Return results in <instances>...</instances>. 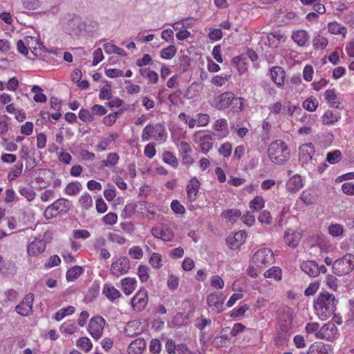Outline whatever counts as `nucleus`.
Here are the masks:
<instances>
[{
    "instance_id": "1",
    "label": "nucleus",
    "mask_w": 354,
    "mask_h": 354,
    "mask_svg": "<svg viewBox=\"0 0 354 354\" xmlns=\"http://www.w3.org/2000/svg\"><path fill=\"white\" fill-rule=\"evenodd\" d=\"M337 303V300L333 294L324 292L319 294L314 302V306L318 313H320L324 319H326L335 311Z\"/></svg>"
},
{
    "instance_id": "2",
    "label": "nucleus",
    "mask_w": 354,
    "mask_h": 354,
    "mask_svg": "<svg viewBox=\"0 0 354 354\" xmlns=\"http://www.w3.org/2000/svg\"><path fill=\"white\" fill-rule=\"evenodd\" d=\"M289 149L287 145L281 140L272 142L268 148L270 159L275 164L281 165L289 157Z\"/></svg>"
},
{
    "instance_id": "3",
    "label": "nucleus",
    "mask_w": 354,
    "mask_h": 354,
    "mask_svg": "<svg viewBox=\"0 0 354 354\" xmlns=\"http://www.w3.org/2000/svg\"><path fill=\"white\" fill-rule=\"evenodd\" d=\"M332 268L333 273L337 276L349 274L354 269V255L351 253L346 254L333 262Z\"/></svg>"
},
{
    "instance_id": "4",
    "label": "nucleus",
    "mask_w": 354,
    "mask_h": 354,
    "mask_svg": "<svg viewBox=\"0 0 354 354\" xmlns=\"http://www.w3.org/2000/svg\"><path fill=\"white\" fill-rule=\"evenodd\" d=\"M165 127L161 123H150L143 129L142 133V141H148L151 138L160 140L165 134Z\"/></svg>"
},
{
    "instance_id": "5",
    "label": "nucleus",
    "mask_w": 354,
    "mask_h": 354,
    "mask_svg": "<svg viewBox=\"0 0 354 354\" xmlns=\"http://www.w3.org/2000/svg\"><path fill=\"white\" fill-rule=\"evenodd\" d=\"M274 254L271 250L262 248L257 251L252 257V261L258 267H265L273 263Z\"/></svg>"
},
{
    "instance_id": "6",
    "label": "nucleus",
    "mask_w": 354,
    "mask_h": 354,
    "mask_svg": "<svg viewBox=\"0 0 354 354\" xmlns=\"http://www.w3.org/2000/svg\"><path fill=\"white\" fill-rule=\"evenodd\" d=\"M104 325V318L101 316H95L90 319L88 330L95 339H98L102 335Z\"/></svg>"
},
{
    "instance_id": "7",
    "label": "nucleus",
    "mask_w": 354,
    "mask_h": 354,
    "mask_svg": "<svg viewBox=\"0 0 354 354\" xmlns=\"http://www.w3.org/2000/svg\"><path fill=\"white\" fill-rule=\"evenodd\" d=\"M129 268L130 262L129 259L126 257H122L112 263L110 271L114 276L120 277L123 274L127 273Z\"/></svg>"
},
{
    "instance_id": "8",
    "label": "nucleus",
    "mask_w": 354,
    "mask_h": 354,
    "mask_svg": "<svg viewBox=\"0 0 354 354\" xmlns=\"http://www.w3.org/2000/svg\"><path fill=\"white\" fill-rule=\"evenodd\" d=\"M34 300L33 294L27 295L16 306V311L22 316H27L31 311Z\"/></svg>"
},
{
    "instance_id": "9",
    "label": "nucleus",
    "mask_w": 354,
    "mask_h": 354,
    "mask_svg": "<svg viewBox=\"0 0 354 354\" xmlns=\"http://www.w3.org/2000/svg\"><path fill=\"white\" fill-rule=\"evenodd\" d=\"M46 248V241L43 239H35L27 247L28 254L30 257H37L44 252Z\"/></svg>"
},
{
    "instance_id": "10",
    "label": "nucleus",
    "mask_w": 354,
    "mask_h": 354,
    "mask_svg": "<svg viewBox=\"0 0 354 354\" xmlns=\"http://www.w3.org/2000/svg\"><path fill=\"white\" fill-rule=\"evenodd\" d=\"M148 301V295L146 290L139 291L131 299L132 307L138 311H142Z\"/></svg>"
},
{
    "instance_id": "11",
    "label": "nucleus",
    "mask_w": 354,
    "mask_h": 354,
    "mask_svg": "<svg viewBox=\"0 0 354 354\" xmlns=\"http://www.w3.org/2000/svg\"><path fill=\"white\" fill-rule=\"evenodd\" d=\"M315 153V148L311 142L303 144L299 147V160L303 163L312 160Z\"/></svg>"
},
{
    "instance_id": "12",
    "label": "nucleus",
    "mask_w": 354,
    "mask_h": 354,
    "mask_svg": "<svg viewBox=\"0 0 354 354\" xmlns=\"http://www.w3.org/2000/svg\"><path fill=\"white\" fill-rule=\"evenodd\" d=\"M285 75V71L281 66H274L270 69L272 80L279 86L283 85Z\"/></svg>"
},
{
    "instance_id": "13",
    "label": "nucleus",
    "mask_w": 354,
    "mask_h": 354,
    "mask_svg": "<svg viewBox=\"0 0 354 354\" xmlns=\"http://www.w3.org/2000/svg\"><path fill=\"white\" fill-rule=\"evenodd\" d=\"M151 233L154 237L161 239L165 241H170L174 236L173 231L169 228L161 230L158 227H153Z\"/></svg>"
},
{
    "instance_id": "14",
    "label": "nucleus",
    "mask_w": 354,
    "mask_h": 354,
    "mask_svg": "<svg viewBox=\"0 0 354 354\" xmlns=\"http://www.w3.org/2000/svg\"><path fill=\"white\" fill-rule=\"evenodd\" d=\"M301 269L310 277H317L319 275V266L314 261H304L301 264Z\"/></svg>"
},
{
    "instance_id": "15",
    "label": "nucleus",
    "mask_w": 354,
    "mask_h": 354,
    "mask_svg": "<svg viewBox=\"0 0 354 354\" xmlns=\"http://www.w3.org/2000/svg\"><path fill=\"white\" fill-rule=\"evenodd\" d=\"M218 102L216 104L218 109H224L229 106L234 99V94L232 92H225L218 96Z\"/></svg>"
},
{
    "instance_id": "16",
    "label": "nucleus",
    "mask_w": 354,
    "mask_h": 354,
    "mask_svg": "<svg viewBox=\"0 0 354 354\" xmlns=\"http://www.w3.org/2000/svg\"><path fill=\"white\" fill-rule=\"evenodd\" d=\"M51 205L58 214H66L70 209L69 201L62 198L57 199Z\"/></svg>"
},
{
    "instance_id": "17",
    "label": "nucleus",
    "mask_w": 354,
    "mask_h": 354,
    "mask_svg": "<svg viewBox=\"0 0 354 354\" xmlns=\"http://www.w3.org/2000/svg\"><path fill=\"white\" fill-rule=\"evenodd\" d=\"M200 187V183L196 177L192 178L187 186V197L189 200L194 201L196 198L197 192Z\"/></svg>"
},
{
    "instance_id": "18",
    "label": "nucleus",
    "mask_w": 354,
    "mask_h": 354,
    "mask_svg": "<svg viewBox=\"0 0 354 354\" xmlns=\"http://www.w3.org/2000/svg\"><path fill=\"white\" fill-rule=\"evenodd\" d=\"M292 38L299 46H304L309 38L308 33L304 30L293 32Z\"/></svg>"
},
{
    "instance_id": "19",
    "label": "nucleus",
    "mask_w": 354,
    "mask_h": 354,
    "mask_svg": "<svg viewBox=\"0 0 354 354\" xmlns=\"http://www.w3.org/2000/svg\"><path fill=\"white\" fill-rule=\"evenodd\" d=\"M102 292L110 301H112L121 296L120 291L110 284L104 285Z\"/></svg>"
},
{
    "instance_id": "20",
    "label": "nucleus",
    "mask_w": 354,
    "mask_h": 354,
    "mask_svg": "<svg viewBox=\"0 0 354 354\" xmlns=\"http://www.w3.org/2000/svg\"><path fill=\"white\" fill-rule=\"evenodd\" d=\"M303 187L301 178L299 175H295L287 183V189L291 192H295Z\"/></svg>"
},
{
    "instance_id": "21",
    "label": "nucleus",
    "mask_w": 354,
    "mask_h": 354,
    "mask_svg": "<svg viewBox=\"0 0 354 354\" xmlns=\"http://www.w3.org/2000/svg\"><path fill=\"white\" fill-rule=\"evenodd\" d=\"M334 328L333 324H324L320 330L316 333L315 335L319 339H326L330 338L333 335V329Z\"/></svg>"
},
{
    "instance_id": "22",
    "label": "nucleus",
    "mask_w": 354,
    "mask_h": 354,
    "mask_svg": "<svg viewBox=\"0 0 354 354\" xmlns=\"http://www.w3.org/2000/svg\"><path fill=\"white\" fill-rule=\"evenodd\" d=\"M136 280L134 278H124L122 280V287L127 295H131L135 290Z\"/></svg>"
},
{
    "instance_id": "23",
    "label": "nucleus",
    "mask_w": 354,
    "mask_h": 354,
    "mask_svg": "<svg viewBox=\"0 0 354 354\" xmlns=\"http://www.w3.org/2000/svg\"><path fill=\"white\" fill-rule=\"evenodd\" d=\"M299 234L295 233L294 232H286L284 235V240L287 245L291 246L292 248H295L298 245L299 243Z\"/></svg>"
},
{
    "instance_id": "24",
    "label": "nucleus",
    "mask_w": 354,
    "mask_h": 354,
    "mask_svg": "<svg viewBox=\"0 0 354 354\" xmlns=\"http://www.w3.org/2000/svg\"><path fill=\"white\" fill-rule=\"evenodd\" d=\"M201 151L207 153L213 147L214 142L212 136L205 135L201 138Z\"/></svg>"
},
{
    "instance_id": "25",
    "label": "nucleus",
    "mask_w": 354,
    "mask_h": 354,
    "mask_svg": "<svg viewBox=\"0 0 354 354\" xmlns=\"http://www.w3.org/2000/svg\"><path fill=\"white\" fill-rule=\"evenodd\" d=\"M328 29L330 33L334 35L342 34L343 36H345L346 32V28L336 21L330 22L328 24Z\"/></svg>"
},
{
    "instance_id": "26",
    "label": "nucleus",
    "mask_w": 354,
    "mask_h": 354,
    "mask_svg": "<svg viewBox=\"0 0 354 354\" xmlns=\"http://www.w3.org/2000/svg\"><path fill=\"white\" fill-rule=\"evenodd\" d=\"M83 272V268L78 266H75L69 269L66 274L67 281H72L76 279Z\"/></svg>"
},
{
    "instance_id": "27",
    "label": "nucleus",
    "mask_w": 354,
    "mask_h": 354,
    "mask_svg": "<svg viewBox=\"0 0 354 354\" xmlns=\"http://www.w3.org/2000/svg\"><path fill=\"white\" fill-rule=\"evenodd\" d=\"M182 145L183 146V150L182 152L183 162L184 164L190 165L194 162L193 158L189 154V153L191 151V148L189 144L187 142H182Z\"/></svg>"
},
{
    "instance_id": "28",
    "label": "nucleus",
    "mask_w": 354,
    "mask_h": 354,
    "mask_svg": "<svg viewBox=\"0 0 354 354\" xmlns=\"http://www.w3.org/2000/svg\"><path fill=\"white\" fill-rule=\"evenodd\" d=\"M31 91L35 93L34 100L37 102H45L47 100L46 96L42 93V88L39 86L35 85L32 87Z\"/></svg>"
},
{
    "instance_id": "29",
    "label": "nucleus",
    "mask_w": 354,
    "mask_h": 354,
    "mask_svg": "<svg viewBox=\"0 0 354 354\" xmlns=\"http://www.w3.org/2000/svg\"><path fill=\"white\" fill-rule=\"evenodd\" d=\"M265 201L261 196H256L250 203V207L254 212H258L264 207Z\"/></svg>"
},
{
    "instance_id": "30",
    "label": "nucleus",
    "mask_w": 354,
    "mask_h": 354,
    "mask_svg": "<svg viewBox=\"0 0 354 354\" xmlns=\"http://www.w3.org/2000/svg\"><path fill=\"white\" fill-rule=\"evenodd\" d=\"M266 278H274L279 281L281 279V270L279 267H272L264 273Z\"/></svg>"
},
{
    "instance_id": "31",
    "label": "nucleus",
    "mask_w": 354,
    "mask_h": 354,
    "mask_svg": "<svg viewBox=\"0 0 354 354\" xmlns=\"http://www.w3.org/2000/svg\"><path fill=\"white\" fill-rule=\"evenodd\" d=\"M23 7L28 10H35L40 8V0H21Z\"/></svg>"
},
{
    "instance_id": "32",
    "label": "nucleus",
    "mask_w": 354,
    "mask_h": 354,
    "mask_svg": "<svg viewBox=\"0 0 354 354\" xmlns=\"http://www.w3.org/2000/svg\"><path fill=\"white\" fill-rule=\"evenodd\" d=\"M79 203L81 207L86 210L88 209L93 206L92 198L88 193L84 194L80 198Z\"/></svg>"
},
{
    "instance_id": "33",
    "label": "nucleus",
    "mask_w": 354,
    "mask_h": 354,
    "mask_svg": "<svg viewBox=\"0 0 354 354\" xmlns=\"http://www.w3.org/2000/svg\"><path fill=\"white\" fill-rule=\"evenodd\" d=\"M77 346L84 351L88 352L92 348V343L88 337H82L77 340Z\"/></svg>"
},
{
    "instance_id": "34",
    "label": "nucleus",
    "mask_w": 354,
    "mask_h": 354,
    "mask_svg": "<svg viewBox=\"0 0 354 354\" xmlns=\"http://www.w3.org/2000/svg\"><path fill=\"white\" fill-rule=\"evenodd\" d=\"M104 50L107 53H115L119 55L124 56L127 55L126 52L124 49L118 47L114 44H107L104 45Z\"/></svg>"
},
{
    "instance_id": "35",
    "label": "nucleus",
    "mask_w": 354,
    "mask_h": 354,
    "mask_svg": "<svg viewBox=\"0 0 354 354\" xmlns=\"http://www.w3.org/2000/svg\"><path fill=\"white\" fill-rule=\"evenodd\" d=\"M81 185L78 182H72L67 185L65 192L68 195H76L79 193Z\"/></svg>"
},
{
    "instance_id": "36",
    "label": "nucleus",
    "mask_w": 354,
    "mask_h": 354,
    "mask_svg": "<svg viewBox=\"0 0 354 354\" xmlns=\"http://www.w3.org/2000/svg\"><path fill=\"white\" fill-rule=\"evenodd\" d=\"M308 354H329L323 344H313L310 347Z\"/></svg>"
},
{
    "instance_id": "37",
    "label": "nucleus",
    "mask_w": 354,
    "mask_h": 354,
    "mask_svg": "<svg viewBox=\"0 0 354 354\" xmlns=\"http://www.w3.org/2000/svg\"><path fill=\"white\" fill-rule=\"evenodd\" d=\"M176 53V48L174 45H171L161 50L160 56L163 59H170L175 55Z\"/></svg>"
},
{
    "instance_id": "38",
    "label": "nucleus",
    "mask_w": 354,
    "mask_h": 354,
    "mask_svg": "<svg viewBox=\"0 0 354 354\" xmlns=\"http://www.w3.org/2000/svg\"><path fill=\"white\" fill-rule=\"evenodd\" d=\"M221 216L224 218H229L230 221L232 219L236 221V218L241 216V212L239 209H230L224 211Z\"/></svg>"
},
{
    "instance_id": "39",
    "label": "nucleus",
    "mask_w": 354,
    "mask_h": 354,
    "mask_svg": "<svg viewBox=\"0 0 354 354\" xmlns=\"http://www.w3.org/2000/svg\"><path fill=\"white\" fill-rule=\"evenodd\" d=\"M138 204L136 203H129L125 205L122 216L125 218H130L135 214Z\"/></svg>"
},
{
    "instance_id": "40",
    "label": "nucleus",
    "mask_w": 354,
    "mask_h": 354,
    "mask_svg": "<svg viewBox=\"0 0 354 354\" xmlns=\"http://www.w3.org/2000/svg\"><path fill=\"white\" fill-rule=\"evenodd\" d=\"M22 169H23V162H18L17 165L14 166V167L12 169L11 171L10 172L8 175V178L13 180L16 178H17L22 173Z\"/></svg>"
},
{
    "instance_id": "41",
    "label": "nucleus",
    "mask_w": 354,
    "mask_h": 354,
    "mask_svg": "<svg viewBox=\"0 0 354 354\" xmlns=\"http://www.w3.org/2000/svg\"><path fill=\"white\" fill-rule=\"evenodd\" d=\"M19 192L28 201H32L35 197V193L31 187H20Z\"/></svg>"
},
{
    "instance_id": "42",
    "label": "nucleus",
    "mask_w": 354,
    "mask_h": 354,
    "mask_svg": "<svg viewBox=\"0 0 354 354\" xmlns=\"http://www.w3.org/2000/svg\"><path fill=\"white\" fill-rule=\"evenodd\" d=\"M313 44L315 49H324L328 44V39L324 37H321L318 35L313 40Z\"/></svg>"
},
{
    "instance_id": "43",
    "label": "nucleus",
    "mask_w": 354,
    "mask_h": 354,
    "mask_svg": "<svg viewBox=\"0 0 354 354\" xmlns=\"http://www.w3.org/2000/svg\"><path fill=\"white\" fill-rule=\"evenodd\" d=\"M163 160L165 163L171 165L173 167H178V160L176 158L170 151H165L163 153Z\"/></svg>"
},
{
    "instance_id": "44",
    "label": "nucleus",
    "mask_w": 354,
    "mask_h": 354,
    "mask_svg": "<svg viewBox=\"0 0 354 354\" xmlns=\"http://www.w3.org/2000/svg\"><path fill=\"white\" fill-rule=\"evenodd\" d=\"M244 232H236L234 236V241L230 243L232 249L239 248V246L244 242Z\"/></svg>"
},
{
    "instance_id": "45",
    "label": "nucleus",
    "mask_w": 354,
    "mask_h": 354,
    "mask_svg": "<svg viewBox=\"0 0 354 354\" xmlns=\"http://www.w3.org/2000/svg\"><path fill=\"white\" fill-rule=\"evenodd\" d=\"M318 106V102L315 98L309 97L304 101L303 107L309 111H314Z\"/></svg>"
},
{
    "instance_id": "46",
    "label": "nucleus",
    "mask_w": 354,
    "mask_h": 354,
    "mask_svg": "<svg viewBox=\"0 0 354 354\" xmlns=\"http://www.w3.org/2000/svg\"><path fill=\"white\" fill-rule=\"evenodd\" d=\"M344 228L340 224H332L328 227V232L333 236H339L343 234Z\"/></svg>"
},
{
    "instance_id": "47",
    "label": "nucleus",
    "mask_w": 354,
    "mask_h": 354,
    "mask_svg": "<svg viewBox=\"0 0 354 354\" xmlns=\"http://www.w3.org/2000/svg\"><path fill=\"white\" fill-rule=\"evenodd\" d=\"M149 261L151 266L154 268H160L162 266L161 255L158 253L153 252L151 254Z\"/></svg>"
},
{
    "instance_id": "48",
    "label": "nucleus",
    "mask_w": 354,
    "mask_h": 354,
    "mask_svg": "<svg viewBox=\"0 0 354 354\" xmlns=\"http://www.w3.org/2000/svg\"><path fill=\"white\" fill-rule=\"evenodd\" d=\"M232 147L231 143L227 142L223 143L218 149L219 154L222 155L224 158L229 157L232 153Z\"/></svg>"
},
{
    "instance_id": "49",
    "label": "nucleus",
    "mask_w": 354,
    "mask_h": 354,
    "mask_svg": "<svg viewBox=\"0 0 354 354\" xmlns=\"http://www.w3.org/2000/svg\"><path fill=\"white\" fill-rule=\"evenodd\" d=\"M29 148L26 145H23L21 147V149L20 151V156L21 159H24L26 161V168H28L30 167V169L33 168L35 167V165H28L29 160H31L30 157L29 156Z\"/></svg>"
},
{
    "instance_id": "50",
    "label": "nucleus",
    "mask_w": 354,
    "mask_h": 354,
    "mask_svg": "<svg viewBox=\"0 0 354 354\" xmlns=\"http://www.w3.org/2000/svg\"><path fill=\"white\" fill-rule=\"evenodd\" d=\"M322 121L325 124H333L337 121V118L331 111L328 110L324 114Z\"/></svg>"
},
{
    "instance_id": "51",
    "label": "nucleus",
    "mask_w": 354,
    "mask_h": 354,
    "mask_svg": "<svg viewBox=\"0 0 354 354\" xmlns=\"http://www.w3.org/2000/svg\"><path fill=\"white\" fill-rule=\"evenodd\" d=\"M341 158V152L339 150H335L327 154L326 160L330 164L338 162Z\"/></svg>"
},
{
    "instance_id": "52",
    "label": "nucleus",
    "mask_w": 354,
    "mask_h": 354,
    "mask_svg": "<svg viewBox=\"0 0 354 354\" xmlns=\"http://www.w3.org/2000/svg\"><path fill=\"white\" fill-rule=\"evenodd\" d=\"M326 283L330 289L336 290L338 286V280L336 277L328 274L326 279Z\"/></svg>"
},
{
    "instance_id": "53",
    "label": "nucleus",
    "mask_w": 354,
    "mask_h": 354,
    "mask_svg": "<svg viewBox=\"0 0 354 354\" xmlns=\"http://www.w3.org/2000/svg\"><path fill=\"white\" fill-rule=\"evenodd\" d=\"M258 219L261 223H265L267 225L271 224L272 221L270 213L268 210H263L259 215Z\"/></svg>"
},
{
    "instance_id": "54",
    "label": "nucleus",
    "mask_w": 354,
    "mask_h": 354,
    "mask_svg": "<svg viewBox=\"0 0 354 354\" xmlns=\"http://www.w3.org/2000/svg\"><path fill=\"white\" fill-rule=\"evenodd\" d=\"M129 254L135 259H140L143 256V251L139 246H133L129 249Z\"/></svg>"
},
{
    "instance_id": "55",
    "label": "nucleus",
    "mask_w": 354,
    "mask_h": 354,
    "mask_svg": "<svg viewBox=\"0 0 354 354\" xmlns=\"http://www.w3.org/2000/svg\"><path fill=\"white\" fill-rule=\"evenodd\" d=\"M79 118L82 121L84 122H88L93 120V117L92 116L91 112L88 109H82L80 111Z\"/></svg>"
},
{
    "instance_id": "56",
    "label": "nucleus",
    "mask_w": 354,
    "mask_h": 354,
    "mask_svg": "<svg viewBox=\"0 0 354 354\" xmlns=\"http://www.w3.org/2000/svg\"><path fill=\"white\" fill-rule=\"evenodd\" d=\"M161 350V343L158 339H151L149 345V351L153 354H158Z\"/></svg>"
},
{
    "instance_id": "57",
    "label": "nucleus",
    "mask_w": 354,
    "mask_h": 354,
    "mask_svg": "<svg viewBox=\"0 0 354 354\" xmlns=\"http://www.w3.org/2000/svg\"><path fill=\"white\" fill-rule=\"evenodd\" d=\"M138 277L142 282H145L149 279L148 268L145 266H140L138 271Z\"/></svg>"
},
{
    "instance_id": "58",
    "label": "nucleus",
    "mask_w": 354,
    "mask_h": 354,
    "mask_svg": "<svg viewBox=\"0 0 354 354\" xmlns=\"http://www.w3.org/2000/svg\"><path fill=\"white\" fill-rule=\"evenodd\" d=\"M171 207L176 214H183L185 212V209L178 200H174L171 202Z\"/></svg>"
},
{
    "instance_id": "59",
    "label": "nucleus",
    "mask_w": 354,
    "mask_h": 354,
    "mask_svg": "<svg viewBox=\"0 0 354 354\" xmlns=\"http://www.w3.org/2000/svg\"><path fill=\"white\" fill-rule=\"evenodd\" d=\"M179 65L183 71L188 70L190 66V58L187 55H182L179 58Z\"/></svg>"
},
{
    "instance_id": "60",
    "label": "nucleus",
    "mask_w": 354,
    "mask_h": 354,
    "mask_svg": "<svg viewBox=\"0 0 354 354\" xmlns=\"http://www.w3.org/2000/svg\"><path fill=\"white\" fill-rule=\"evenodd\" d=\"M118 115V112L109 114L103 118V123L106 126H111L115 122Z\"/></svg>"
},
{
    "instance_id": "61",
    "label": "nucleus",
    "mask_w": 354,
    "mask_h": 354,
    "mask_svg": "<svg viewBox=\"0 0 354 354\" xmlns=\"http://www.w3.org/2000/svg\"><path fill=\"white\" fill-rule=\"evenodd\" d=\"M145 155L149 158H152L156 155L155 143L151 142L147 145L145 148Z\"/></svg>"
},
{
    "instance_id": "62",
    "label": "nucleus",
    "mask_w": 354,
    "mask_h": 354,
    "mask_svg": "<svg viewBox=\"0 0 354 354\" xmlns=\"http://www.w3.org/2000/svg\"><path fill=\"white\" fill-rule=\"evenodd\" d=\"M117 219V215L115 213L110 212L104 216L103 221L106 224L113 225L116 223Z\"/></svg>"
},
{
    "instance_id": "63",
    "label": "nucleus",
    "mask_w": 354,
    "mask_h": 354,
    "mask_svg": "<svg viewBox=\"0 0 354 354\" xmlns=\"http://www.w3.org/2000/svg\"><path fill=\"white\" fill-rule=\"evenodd\" d=\"M95 208L97 212L100 214L104 213L106 211V204L101 197L96 200Z\"/></svg>"
},
{
    "instance_id": "64",
    "label": "nucleus",
    "mask_w": 354,
    "mask_h": 354,
    "mask_svg": "<svg viewBox=\"0 0 354 354\" xmlns=\"http://www.w3.org/2000/svg\"><path fill=\"white\" fill-rule=\"evenodd\" d=\"M342 190L347 195H354V184L345 183L342 185Z\"/></svg>"
}]
</instances>
